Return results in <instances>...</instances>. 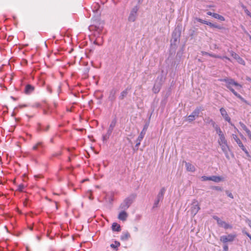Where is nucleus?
Segmentation results:
<instances>
[{
    "label": "nucleus",
    "mask_w": 251,
    "mask_h": 251,
    "mask_svg": "<svg viewBox=\"0 0 251 251\" xmlns=\"http://www.w3.org/2000/svg\"><path fill=\"white\" fill-rule=\"evenodd\" d=\"M136 196V194H130L121 203L119 208L121 210H127L134 201Z\"/></svg>",
    "instance_id": "nucleus-1"
},
{
    "label": "nucleus",
    "mask_w": 251,
    "mask_h": 251,
    "mask_svg": "<svg viewBox=\"0 0 251 251\" xmlns=\"http://www.w3.org/2000/svg\"><path fill=\"white\" fill-rule=\"evenodd\" d=\"M220 81L226 82V87L227 89H228L232 93H233L234 92H235L234 89L232 88V86L238 87L240 88H242V87L240 84H239L237 82L235 81L232 78L226 77L225 78L220 79Z\"/></svg>",
    "instance_id": "nucleus-2"
},
{
    "label": "nucleus",
    "mask_w": 251,
    "mask_h": 251,
    "mask_svg": "<svg viewBox=\"0 0 251 251\" xmlns=\"http://www.w3.org/2000/svg\"><path fill=\"white\" fill-rule=\"evenodd\" d=\"M92 23L93 25L89 27L90 29H95L99 32L102 30L104 23L99 17L93 18Z\"/></svg>",
    "instance_id": "nucleus-3"
},
{
    "label": "nucleus",
    "mask_w": 251,
    "mask_h": 251,
    "mask_svg": "<svg viewBox=\"0 0 251 251\" xmlns=\"http://www.w3.org/2000/svg\"><path fill=\"white\" fill-rule=\"evenodd\" d=\"M149 122H147L145 125L144 126L141 132L140 133V135L138 137L136 141V145L133 148V150L134 151H138L139 146L141 144V142L143 140L145 135L146 134V131L149 126Z\"/></svg>",
    "instance_id": "nucleus-4"
},
{
    "label": "nucleus",
    "mask_w": 251,
    "mask_h": 251,
    "mask_svg": "<svg viewBox=\"0 0 251 251\" xmlns=\"http://www.w3.org/2000/svg\"><path fill=\"white\" fill-rule=\"evenodd\" d=\"M195 19L197 22H200L202 24H205V25H206L212 28H217L219 29H225V28L222 25H217L216 24L212 23L210 22L203 20L199 18H196Z\"/></svg>",
    "instance_id": "nucleus-5"
},
{
    "label": "nucleus",
    "mask_w": 251,
    "mask_h": 251,
    "mask_svg": "<svg viewBox=\"0 0 251 251\" xmlns=\"http://www.w3.org/2000/svg\"><path fill=\"white\" fill-rule=\"evenodd\" d=\"M139 9V7L138 5H136L132 8L128 17V20L129 22H134L136 21L138 16V11Z\"/></svg>",
    "instance_id": "nucleus-6"
},
{
    "label": "nucleus",
    "mask_w": 251,
    "mask_h": 251,
    "mask_svg": "<svg viewBox=\"0 0 251 251\" xmlns=\"http://www.w3.org/2000/svg\"><path fill=\"white\" fill-rule=\"evenodd\" d=\"M204 110V109L201 106L197 107L192 113L188 116V120L189 122H192L195 120L196 117H198L200 112Z\"/></svg>",
    "instance_id": "nucleus-7"
},
{
    "label": "nucleus",
    "mask_w": 251,
    "mask_h": 251,
    "mask_svg": "<svg viewBox=\"0 0 251 251\" xmlns=\"http://www.w3.org/2000/svg\"><path fill=\"white\" fill-rule=\"evenodd\" d=\"M165 191L166 189L164 187H163L160 189V192L158 193L156 199L154 202L153 205V208L157 207L159 202L163 200Z\"/></svg>",
    "instance_id": "nucleus-8"
},
{
    "label": "nucleus",
    "mask_w": 251,
    "mask_h": 251,
    "mask_svg": "<svg viewBox=\"0 0 251 251\" xmlns=\"http://www.w3.org/2000/svg\"><path fill=\"white\" fill-rule=\"evenodd\" d=\"M181 35V31L179 29L175 28L172 33V38L171 39V45H176V43L179 38Z\"/></svg>",
    "instance_id": "nucleus-9"
},
{
    "label": "nucleus",
    "mask_w": 251,
    "mask_h": 251,
    "mask_svg": "<svg viewBox=\"0 0 251 251\" xmlns=\"http://www.w3.org/2000/svg\"><path fill=\"white\" fill-rule=\"evenodd\" d=\"M236 237L235 234H229L227 235H223L220 237V240L224 244H226L227 242H233Z\"/></svg>",
    "instance_id": "nucleus-10"
},
{
    "label": "nucleus",
    "mask_w": 251,
    "mask_h": 251,
    "mask_svg": "<svg viewBox=\"0 0 251 251\" xmlns=\"http://www.w3.org/2000/svg\"><path fill=\"white\" fill-rule=\"evenodd\" d=\"M117 92L118 90L115 88H112L109 92L108 100L110 102L111 105H112L116 100Z\"/></svg>",
    "instance_id": "nucleus-11"
},
{
    "label": "nucleus",
    "mask_w": 251,
    "mask_h": 251,
    "mask_svg": "<svg viewBox=\"0 0 251 251\" xmlns=\"http://www.w3.org/2000/svg\"><path fill=\"white\" fill-rule=\"evenodd\" d=\"M159 78V82H156L155 84H154V86L152 88V92L154 94H157L160 90L162 83V76H161L160 77H157V80H158Z\"/></svg>",
    "instance_id": "nucleus-12"
},
{
    "label": "nucleus",
    "mask_w": 251,
    "mask_h": 251,
    "mask_svg": "<svg viewBox=\"0 0 251 251\" xmlns=\"http://www.w3.org/2000/svg\"><path fill=\"white\" fill-rule=\"evenodd\" d=\"M221 147L222 151L225 153L226 157V158L227 159H228V160L230 159V157H229V155L228 154V151L231 152V154L232 156L233 157H234V154L232 152V151L230 150V149H229V146H228V145L227 144L222 145V146H221Z\"/></svg>",
    "instance_id": "nucleus-13"
},
{
    "label": "nucleus",
    "mask_w": 251,
    "mask_h": 251,
    "mask_svg": "<svg viewBox=\"0 0 251 251\" xmlns=\"http://www.w3.org/2000/svg\"><path fill=\"white\" fill-rule=\"evenodd\" d=\"M220 112L221 113L222 116L224 119V120L226 121L230 125H231V126H233V125L231 123V119L229 117L226 110L224 107H222L220 109Z\"/></svg>",
    "instance_id": "nucleus-14"
},
{
    "label": "nucleus",
    "mask_w": 251,
    "mask_h": 251,
    "mask_svg": "<svg viewBox=\"0 0 251 251\" xmlns=\"http://www.w3.org/2000/svg\"><path fill=\"white\" fill-rule=\"evenodd\" d=\"M200 209V206L199 205L198 202L197 201H195L193 202L192 204V206L191 207V213L192 215L195 216L198 212L199 210Z\"/></svg>",
    "instance_id": "nucleus-15"
},
{
    "label": "nucleus",
    "mask_w": 251,
    "mask_h": 251,
    "mask_svg": "<svg viewBox=\"0 0 251 251\" xmlns=\"http://www.w3.org/2000/svg\"><path fill=\"white\" fill-rule=\"evenodd\" d=\"M35 87L31 84H28L25 86L24 92L25 94L29 95L34 90Z\"/></svg>",
    "instance_id": "nucleus-16"
},
{
    "label": "nucleus",
    "mask_w": 251,
    "mask_h": 251,
    "mask_svg": "<svg viewBox=\"0 0 251 251\" xmlns=\"http://www.w3.org/2000/svg\"><path fill=\"white\" fill-rule=\"evenodd\" d=\"M131 88L127 87L126 89L121 92L118 99L120 100H124L127 95L128 91L130 90Z\"/></svg>",
    "instance_id": "nucleus-17"
},
{
    "label": "nucleus",
    "mask_w": 251,
    "mask_h": 251,
    "mask_svg": "<svg viewBox=\"0 0 251 251\" xmlns=\"http://www.w3.org/2000/svg\"><path fill=\"white\" fill-rule=\"evenodd\" d=\"M128 215L126 212V210H122V211L119 213L118 215V218L123 221H126Z\"/></svg>",
    "instance_id": "nucleus-18"
},
{
    "label": "nucleus",
    "mask_w": 251,
    "mask_h": 251,
    "mask_svg": "<svg viewBox=\"0 0 251 251\" xmlns=\"http://www.w3.org/2000/svg\"><path fill=\"white\" fill-rule=\"evenodd\" d=\"M219 140H218V143L221 146L227 144V141L225 138L224 134L219 136Z\"/></svg>",
    "instance_id": "nucleus-19"
},
{
    "label": "nucleus",
    "mask_w": 251,
    "mask_h": 251,
    "mask_svg": "<svg viewBox=\"0 0 251 251\" xmlns=\"http://www.w3.org/2000/svg\"><path fill=\"white\" fill-rule=\"evenodd\" d=\"M130 237V235L128 232H123L120 237V239L122 241H126L128 240Z\"/></svg>",
    "instance_id": "nucleus-20"
},
{
    "label": "nucleus",
    "mask_w": 251,
    "mask_h": 251,
    "mask_svg": "<svg viewBox=\"0 0 251 251\" xmlns=\"http://www.w3.org/2000/svg\"><path fill=\"white\" fill-rule=\"evenodd\" d=\"M112 131H113L108 129L106 133L102 135V139L104 143L107 142L110 135H111Z\"/></svg>",
    "instance_id": "nucleus-21"
},
{
    "label": "nucleus",
    "mask_w": 251,
    "mask_h": 251,
    "mask_svg": "<svg viewBox=\"0 0 251 251\" xmlns=\"http://www.w3.org/2000/svg\"><path fill=\"white\" fill-rule=\"evenodd\" d=\"M185 167L188 171L194 172L196 170L195 166L189 162H185Z\"/></svg>",
    "instance_id": "nucleus-22"
},
{
    "label": "nucleus",
    "mask_w": 251,
    "mask_h": 251,
    "mask_svg": "<svg viewBox=\"0 0 251 251\" xmlns=\"http://www.w3.org/2000/svg\"><path fill=\"white\" fill-rule=\"evenodd\" d=\"M232 137L235 140V141L238 145L239 147L241 148L242 147L243 148L244 145L243 144L242 141L240 140V139L238 137L237 135L236 134H232Z\"/></svg>",
    "instance_id": "nucleus-23"
},
{
    "label": "nucleus",
    "mask_w": 251,
    "mask_h": 251,
    "mask_svg": "<svg viewBox=\"0 0 251 251\" xmlns=\"http://www.w3.org/2000/svg\"><path fill=\"white\" fill-rule=\"evenodd\" d=\"M117 122V119L116 117H115L111 121L108 129L113 131L114 127H115L116 125Z\"/></svg>",
    "instance_id": "nucleus-24"
},
{
    "label": "nucleus",
    "mask_w": 251,
    "mask_h": 251,
    "mask_svg": "<svg viewBox=\"0 0 251 251\" xmlns=\"http://www.w3.org/2000/svg\"><path fill=\"white\" fill-rule=\"evenodd\" d=\"M224 178L220 176H211V180L215 182H219L220 181L224 180Z\"/></svg>",
    "instance_id": "nucleus-25"
},
{
    "label": "nucleus",
    "mask_w": 251,
    "mask_h": 251,
    "mask_svg": "<svg viewBox=\"0 0 251 251\" xmlns=\"http://www.w3.org/2000/svg\"><path fill=\"white\" fill-rule=\"evenodd\" d=\"M112 229L114 231L119 232L121 230V227L119 224L117 223H113L112 225Z\"/></svg>",
    "instance_id": "nucleus-26"
},
{
    "label": "nucleus",
    "mask_w": 251,
    "mask_h": 251,
    "mask_svg": "<svg viewBox=\"0 0 251 251\" xmlns=\"http://www.w3.org/2000/svg\"><path fill=\"white\" fill-rule=\"evenodd\" d=\"M205 122L207 124H211L213 127H214L215 126H216L217 124L215 123V122L210 118V117H207L204 120Z\"/></svg>",
    "instance_id": "nucleus-27"
},
{
    "label": "nucleus",
    "mask_w": 251,
    "mask_h": 251,
    "mask_svg": "<svg viewBox=\"0 0 251 251\" xmlns=\"http://www.w3.org/2000/svg\"><path fill=\"white\" fill-rule=\"evenodd\" d=\"M49 127H50V126L48 125L46 127V129L44 130V129H43V126L41 124H38L37 127V130L39 132L43 131H47L49 130Z\"/></svg>",
    "instance_id": "nucleus-28"
},
{
    "label": "nucleus",
    "mask_w": 251,
    "mask_h": 251,
    "mask_svg": "<svg viewBox=\"0 0 251 251\" xmlns=\"http://www.w3.org/2000/svg\"><path fill=\"white\" fill-rule=\"evenodd\" d=\"M237 98L239 99L242 101L245 102L246 104H249L247 100H246L243 97H242L240 94L237 93L236 91L233 93Z\"/></svg>",
    "instance_id": "nucleus-29"
},
{
    "label": "nucleus",
    "mask_w": 251,
    "mask_h": 251,
    "mask_svg": "<svg viewBox=\"0 0 251 251\" xmlns=\"http://www.w3.org/2000/svg\"><path fill=\"white\" fill-rule=\"evenodd\" d=\"M201 53L202 55H208L210 57L216 58H217V57H219L218 56V55H217V54H215L212 53H209V52L205 51H202L201 52Z\"/></svg>",
    "instance_id": "nucleus-30"
},
{
    "label": "nucleus",
    "mask_w": 251,
    "mask_h": 251,
    "mask_svg": "<svg viewBox=\"0 0 251 251\" xmlns=\"http://www.w3.org/2000/svg\"><path fill=\"white\" fill-rule=\"evenodd\" d=\"M114 244H111L110 245V247L111 248H113L114 249H115L116 251H118V247L120 246V243L117 241H115L114 242Z\"/></svg>",
    "instance_id": "nucleus-31"
},
{
    "label": "nucleus",
    "mask_w": 251,
    "mask_h": 251,
    "mask_svg": "<svg viewBox=\"0 0 251 251\" xmlns=\"http://www.w3.org/2000/svg\"><path fill=\"white\" fill-rule=\"evenodd\" d=\"M44 147V145H43V143L42 142H39L33 147L32 149L33 150H37L38 148H43Z\"/></svg>",
    "instance_id": "nucleus-32"
},
{
    "label": "nucleus",
    "mask_w": 251,
    "mask_h": 251,
    "mask_svg": "<svg viewBox=\"0 0 251 251\" xmlns=\"http://www.w3.org/2000/svg\"><path fill=\"white\" fill-rule=\"evenodd\" d=\"M213 127L215 129V130H216L217 133L218 134L219 136L221 135L224 134L223 133L222 130L221 129L220 126H219V125H216Z\"/></svg>",
    "instance_id": "nucleus-33"
},
{
    "label": "nucleus",
    "mask_w": 251,
    "mask_h": 251,
    "mask_svg": "<svg viewBox=\"0 0 251 251\" xmlns=\"http://www.w3.org/2000/svg\"><path fill=\"white\" fill-rule=\"evenodd\" d=\"M213 18L217 19L220 20V21H224L225 20V18H224V16L216 13H215V14L213 15Z\"/></svg>",
    "instance_id": "nucleus-34"
},
{
    "label": "nucleus",
    "mask_w": 251,
    "mask_h": 251,
    "mask_svg": "<svg viewBox=\"0 0 251 251\" xmlns=\"http://www.w3.org/2000/svg\"><path fill=\"white\" fill-rule=\"evenodd\" d=\"M237 60V61L241 65H245V61L243 60V59L242 58H241L240 56L239 57H237V58H236V59Z\"/></svg>",
    "instance_id": "nucleus-35"
},
{
    "label": "nucleus",
    "mask_w": 251,
    "mask_h": 251,
    "mask_svg": "<svg viewBox=\"0 0 251 251\" xmlns=\"http://www.w3.org/2000/svg\"><path fill=\"white\" fill-rule=\"evenodd\" d=\"M229 52L230 54V55L235 59H236V58H237V57L239 56V55L238 54L235 53L233 50H229Z\"/></svg>",
    "instance_id": "nucleus-36"
},
{
    "label": "nucleus",
    "mask_w": 251,
    "mask_h": 251,
    "mask_svg": "<svg viewBox=\"0 0 251 251\" xmlns=\"http://www.w3.org/2000/svg\"><path fill=\"white\" fill-rule=\"evenodd\" d=\"M222 227H224L226 229H229V228L231 229L232 227V226L231 225H229V224L226 223V222L225 223V224L223 225Z\"/></svg>",
    "instance_id": "nucleus-37"
},
{
    "label": "nucleus",
    "mask_w": 251,
    "mask_h": 251,
    "mask_svg": "<svg viewBox=\"0 0 251 251\" xmlns=\"http://www.w3.org/2000/svg\"><path fill=\"white\" fill-rule=\"evenodd\" d=\"M211 189L219 191H222L223 190V188L221 187L217 186H212L211 187Z\"/></svg>",
    "instance_id": "nucleus-38"
},
{
    "label": "nucleus",
    "mask_w": 251,
    "mask_h": 251,
    "mask_svg": "<svg viewBox=\"0 0 251 251\" xmlns=\"http://www.w3.org/2000/svg\"><path fill=\"white\" fill-rule=\"evenodd\" d=\"M241 149L243 151H244V152L246 153V155L248 157L251 158V156L250 155V154H249V152H248L247 150L246 149V148L244 147V146H243V148L242 147V148H241Z\"/></svg>",
    "instance_id": "nucleus-39"
},
{
    "label": "nucleus",
    "mask_w": 251,
    "mask_h": 251,
    "mask_svg": "<svg viewBox=\"0 0 251 251\" xmlns=\"http://www.w3.org/2000/svg\"><path fill=\"white\" fill-rule=\"evenodd\" d=\"M25 186L23 184H21L18 185L17 190L20 192H23Z\"/></svg>",
    "instance_id": "nucleus-40"
},
{
    "label": "nucleus",
    "mask_w": 251,
    "mask_h": 251,
    "mask_svg": "<svg viewBox=\"0 0 251 251\" xmlns=\"http://www.w3.org/2000/svg\"><path fill=\"white\" fill-rule=\"evenodd\" d=\"M239 125H240L241 127L243 128V129L245 131H246L248 129L246 126L242 122H239Z\"/></svg>",
    "instance_id": "nucleus-41"
},
{
    "label": "nucleus",
    "mask_w": 251,
    "mask_h": 251,
    "mask_svg": "<svg viewBox=\"0 0 251 251\" xmlns=\"http://www.w3.org/2000/svg\"><path fill=\"white\" fill-rule=\"evenodd\" d=\"M242 7L244 9V11L246 14L251 17V13L247 9L246 7L243 5Z\"/></svg>",
    "instance_id": "nucleus-42"
},
{
    "label": "nucleus",
    "mask_w": 251,
    "mask_h": 251,
    "mask_svg": "<svg viewBox=\"0 0 251 251\" xmlns=\"http://www.w3.org/2000/svg\"><path fill=\"white\" fill-rule=\"evenodd\" d=\"M218 56L219 57H217V58H220V59H221L223 60H224V59H227L228 61L231 62V60L229 57H227L226 56H221V55H218Z\"/></svg>",
    "instance_id": "nucleus-43"
},
{
    "label": "nucleus",
    "mask_w": 251,
    "mask_h": 251,
    "mask_svg": "<svg viewBox=\"0 0 251 251\" xmlns=\"http://www.w3.org/2000/svg\"><path fill=\"white\" fill-rule=\"evenodd\" d=\"M201 179L202 181L211 180V176H203L201 177Z\"/></svg>",
    "instance_id": "nucleus-44"
},
{
    "label": "nucleus",
    "mask_w": 251,
    "mask_h": 251,
    "mask_svg": "<svg viewBox=\"0 0 251 251\" xmlns=\"http://www.w3.org/2000/svg\"><path fill=\"white\" fill-rule=\"evenodd\" d=\"M61 154H62V152L61 151H59L57 152L53 153L51 155V157H57L59 155H61Z\"/></svg>",
    "instance_id": "nucleus-45"
},
{
    "label": "nucleus",
    "mask_w": 251,
    "mask_h": 251,
    "mask_svg": "<svg viewBox=\"0 0 251 251\" xmlns=\"http://www.w3.org/2000/svg\"><path fill=\"white\" fill-rule=\"evenodd\" d=\"M226 194L227 195V196L228 197H229V198H230L231 199H233L234 198L233 195H232V194L231 192H230L226 190Z\"/></svg>",
    "instance_id": "nucleus-46"
},
{
    "label": "nucleus",
    "mask_w": 251,
    "mask_h": 251,
    "mask_svg": "<svg viewBox=\"0 0 251 251\" xmlns=\"http://www.w3.org/2000/svg\"><path fill=\"white\" fill-rule=\"evenodd\" d=\"M225 222L222 221V220L220 219L219 221L217 222V224L221 227H222L223 225L225 224Z\"/></svg>",
    "instance_id": "nucleus-47"
},
{
    "label": "nucleus",
    "mask_w": 251,
    "mask_h": 251,
    "mask_svg": "<svg viewBox=\"0 0 251 251\" xmlns=\"http://www.w3.org/2000/svg\"><path fill=\"white\" fill-rule=\"evenodd\" d=\"M228 251V247L226 243L224 244L223 246V251Z\"/></svg>",
    "instance_id": "nucleus-48"
},
{
    "label": "nucleus",
    "mask_w": 251,
    "mask_h": 251,
    "mask_svg": "<svg viewBox=\"0 0 251 251\" xmlns=\"http://www.w3.org/2000/svg\"><path fill=\"white\" fill-rule=\"evenodd\" d=\"M243 233L245 235H246L248 237H249L250 240H251V235L250 233H249L248 232L246 231H243Z\"/></svg>",
    "instance_id": "nucleus-49"
},
{
    "label": "nucleus",
    "mask_w": 251,
    "mask_h": 251,
    "mask_svg": "<svg viewBox=\"0 0 251 251\" xmlns=\"http://www.w3.org/2000/svg\"><path fill=\"white\" fill-rule=\"evenodd\" d=\"M32 106L33 107L39 108V107H41V104L39 102H37V103H35Z\"/></svg>",
    "instance_id": "nucleus-50"
},
{
    "label": "nucleus",
    "mask_w": 251,
    "mask_h": 251,
    "mask_svg": "<svg viewBox=\"0 0 251 251\" xmlns=\"http://www.w3.org/2000/svg\"><path fill=\"white\" fill-rule=\"evenodd\" d=\"M212 218H213V219L217 221V223L220 219V218H219L218 216H215V215L213 216Z\"/></svg>",
    "instance_id": "nucleus-51"
},
{
    "label": "nucleus",
    "mask_w": 251,
    "mask_h": 251,
    "mask_svg": "<svg viewBox=\"0 0 251 251\" xmlns=\"http://www.w3.org/2000/svg\"><path fill=\"white\" fill-rule=\"evenodd\" d=\"M246 132L249 138L251 136V131L248 129Z\"/></svg>",
    "instance_id": "nucleus-52"
},
{
    "label": "nucleus",
    "mask_w": 251,
    "mask_h": 251,
    "mask_svg": "<svg viewBox=\"0 0 251 251\" xmlns=\"http://www.w3.org/2000/svg\"><path fill=\"white\" fill-rule=\"evenodd\" d=\"M215 13H212V12H211L210 11H208V12H207V14L208 15L211 16L213 17V15L215 14Z\"/></svg>",
    "instance_id": "nucleus-53"
},
{
    "label": "nucleus",
    "mask_w": 251,
    "mask_h": 251,
    "mask_svg": "<svg viewBox=\"0 0 251 251\" xmlns=\"http://www.w3.org/2000/svg\"><path fill=\"white\" fill-rule=\"evenodd\" d=\"M246 79L249 81L251 82V78L249 76H247Z\"/></svg>",
    "instance_id": "nucleus-54"
},
{
    "label": "nucleus",
    "mask_w": 251,
    "mask_h": 251,
    "mask_svg": "<svg viewBox=\"0 0 251 251\" xmlns=\"http://www.w3.org/2000/svg\"><path fill=\"white\" fill-rule=\"evenodd\" d=\"M248 221L249 226L251 228V220H248Z\"/></svg>",
    "instance_id": "nucleus-55"
},
{
    "label": "nucleus",
    "mask_w": 251,
    "mask_h": 251,
    "mask_svg": "<svg viewBox=\"0 0 251 251\" xmlns=\"http://www.w3.org/2000/svg\"><path fill=\"white\" fill-rule=\"evenodd\" d=\"M113 200H114L113 196H111L110 198V199H109L110 202L113 201Z\"/></svg>",
    "instance_id": "nucleus-56"
},
{
    "label": "nucleus",
    "mask_w": 251,
    "mask_h": 251,
    "mask_svg": "<svg viewBox=\"0 0 251 251\" xmlns=\"http://www.w3.org/2000/svg\"><path fill=\"white\" fill-rule=\"evenodd\" d=\"M27 105H26V104H24V105H19V107H20V108L25 107H27Z\"/></svg>",
    "instance_id": "nucleus-57"
},
{
    "label": "nucleus",
    "mask_w": 251,
    "mask_h": 251,
    "mask_svg": "<svg viewBox=\"0 0 251 251\" xmlns=\"http://www.w3.org/2000/svg\"><path fill=\"white\" fill-rule=\"evenodd\" d=\"M36 238L38 241H40L41 240V237L39 236H37Z\"/></svg>",
    "instance_id": "nucleus-58"
},
{
    "label": "nucleus",
    "mask_w": 251,
    "mask_h": 251,
    "mask_svg": "<svg viewBox=\"0 0 251 251\" xmlns=\"http://www.w3.org/2000/svg\"><path fill=\"white\" fill-rule=\"evenodd\" d=\"M11 98L12 99H13L14 100H17V99H16V98H15V97H13V96H11Z\"/></svg>",
    "instance_id": "nucleus-59"
},
{
    "label": "nucleus",
    "mask_w": 251,
    "mask_h": 251,
    "mask_svg": "<svg viewBox=\"0 0 251 251\" xmlns=\"http://www.w3.org/2000/svg\"><path fill=\"white\" fill-rule=\"evenodd\" d=\"M102 97H103V95H101V96L99 98V99L101 100V99H102Z\"/></svg>",
    "instance_id": "nucleus-60"
},
{
    "label": "nucleus",
    "mask_w": 251,
    "mask_h": 251,
    "mask_svg": "<svg viewBox=\"0 0 251 251\" xmlns=\"http://www.w3.org/2000/svg\"><path fill=\"white\" fill-rule=\"evenodd\" d=\"M50 142L51 143H53V138L50 139Z\"/></svg>",
    "instance_id": "nucleus-61"
},
{
    "label": "nucleus",
    "mask_w": 251,
    "mask_h": 251,
    "mask_svg": "<svg viewBox=\"0 0 251 251\" xmlns=\"http://www.w3.org/2000/svg\"><path fill=\"white\" fill-rule=\"evenodd\" d=\"M68 161L69 162H71V158L70 157L68 158Z\"/></svg>",
    "instance_id": "nucleus-62"
},
{
    "label": "nucleus",
    "mask_w": 251,
    "mask_h": 251,
    "mask_svg": "<svg viewBox=\"0 0 251 251\" xmlns=\"http://www.w3.org/2000/svg\"><path fill=\"white\" fill-rule=\"evenodd\" d=\"M29 228L31 230L33 229V227H29Z\"/></svg>",
    "instance_id": "nucleus-63"
},
{
    "label": "nucleus",
    "mask_w": 251,
    "mask_h": 251,
    "mask_svg": "<svg viewBox=\"0 0 251 251\" xmlns=\"http://www.w3.org/2000/svg\"><path fill=\"white\" fill-rule=\"evenodd\" d=\"M44 114H46V113H47L46 111V110H44Z\"/></svg>",
    "instance_id": "nucleus-64"
}]
</instances>
